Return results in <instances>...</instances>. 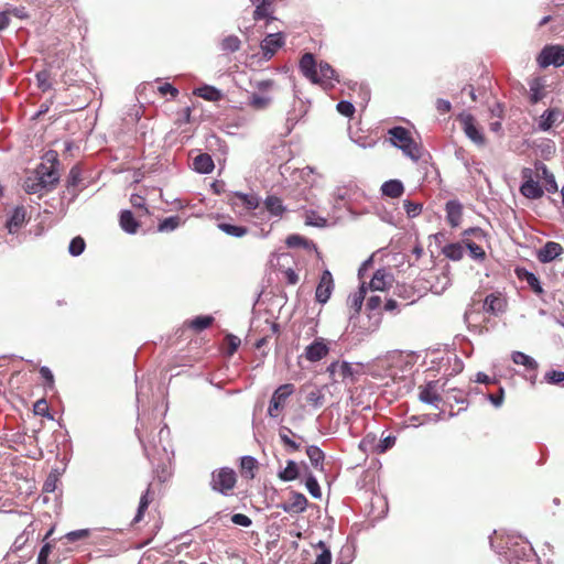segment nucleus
<instances>
[{"mask_svg":"<svg viewBox=\"0 0 564 564\" xmlns=\"http://www.w3.org/2000/svg\"><path fill=\"white\" fill-rule=\"evenodd\" d=\"M89 535H90V531L88 529H80V530H75V531H70V532L66 533L64 539L67 542H76L79 540L87 539Z\"/></svg>","mask_w":564,"mask_h":564,"instance_id":"nucleus-51","label":"nucleus"},{"mask_svg":"<svg viewBox=\"0 0 564 564\" xmlns=\"http://www.w3.org/2000/svg\"><path fill=\"white\" fill-rule=\"evenodd\" d=\"M231 205L237 207L242 205L248 210H253L259 206V198L254 194L235 193L230 197Z\"/></svg>","mask_w":564,"mask_h":564,"instance_id":"nucleus-21","label":"nucleus"},{"mask_svg":"<svg viewBox=\"0 0 564 564\" xmlns=\"http://www.w3.org/2000/svg\"><path fill=\"white\" fill-rule=\"evenodd\" d=\"M82 181V171L75 165L70 169L67 177V187H76Z\"/></svg>","mask_w":564,"mask_h":564,"instance_id":"nucleus-53","label":"nucleus"},{"mask_svg":"<svg viewBox=\"0 0 564 564\" xmlns=\"http://www.w3.org/2000/svg\"><path fill=\"white\" fill-rule=\"evenodd\" d=\"M329 352V347L324 338H316L311 345L305 348V358L311 362H316L326 357Z\"/></svg>","mask_w":564,"mask_h":564,"instance_id":"nucleus-13","label":"nucleus"},{"mask_svg":"<svg viewBox=\"0 0 564 564\" xmlns=\"http://www.w3.org/2000/svg\"><path fill=\"white\" fill-rule=\"evenodd\" d=\"M544 378H545V381L551 384H560V383L564 382V372L552 370V371L546 372Z\"/></svg>","mask_w":564,"mask_h":564,"instance_id":"nucleus-62","label":"nucleus"},{"mask_svg":"<svg viewBox=\"0 0 564 564\" xmlns=\"http://www.w3.org/2000/svg\"><path fill=\"white\" fill-rule=\"evenodd\" d=\"M264 207L270 213V215L275 217H282L285 213L286 208L282 203V199L275 195L267 196L264 200Z\"/></svg>","mask_w":564,"mask_h":564,"instance_id":"nucleus-29","label":"nucleus"},{"mask_svg":"<svg viewBox=\"0 0 564 564\" xmlns=\"http://www.w3.org/2000/svg\"><path fill=\"white\" fill-rule=\"evenodd\" d=\"M366 293H367V290H366L365 285L362 284L359 289V292L354 295V297L351 300V306L356 310V312L360 311L364 300H365V296H366Z\"/></svg>","mask_w":564,"mask_h":564,"instance_id":"nucleus-60","label":"nucleus"},{"mask_svg":"<svg viewBox=\"0 0 564 564\" xmlns=\"http://www.w3.org/2000/svg\"><path fill=\"white\" fill-rule=\"evenodd\" d=\"M377 436L376 434L369 433L367 434L360 442V447L364 451H370L376 453V446H377Z\"/></svg>","mask_w":564,"mask_h":564,"instance_id":"nucleus-52","label":"nucleus"},{"mask_svg":"<svg viewBox=\"0 0 564 564\" xmlns=\"http://www.w3.org/2000/svg\"><path fill=\"white\" fill-rule=\"evenodd\" d=\"M458 120L462 123L465 134L477 145L482 147L486 143V138L481 129L477 126L475 118L471 115H460Z\"/></svg>","mask_w":564,"mask_h":564,"instance_id":"nucleus-8","label":"nucleus"},{"mask_svg":"<svg viewBox=\"0 0 564 564\" xmlns=\"http://www.w3.org/2000/svg\"><path fill=\"white\" fill-rule=\"evenodd\" d=\"M3 433L0 438L8 444L9 447L15 448L17 445L24 444L26 438H31L23 431V425H3Z\"/></svg>","mask_w":564,"mask_h":564,"instance_id":"nucleus-9","label":"nucleus"},{"mask_svg":"<svg viewBox=\"0 0 564 564\" xmlns=\"http://www.w3.org/2000/svg\"><path fill=\"white\" fill-rule=\"evenodd\" d=\"M34 415L46 417L48 420L54 421V416L50 412L48 403L45 399L37 400L33 405Z\"/></svg>","mask_w":564,"mask_h":564,"instance_id":"nucleus-41","label":"nucleus"},{"mask_svg":"<svg viewBox=\"0 0 564 564\" xmlns=\"http://www.w3.org/2000/svg\"><path fill=\"white\" fill-rule=\"evenodd\" d=\"M217 226L225 234L237 238L243 237L248 232V228L243 226H236L227 223H219Z\"/></svg>","mask_w":564,"mask_h":564,"instance_id":"nucleus-39","label":"nucleus"},{"mask_svg":"<svg viewBox=\"0 0 564 564\" xmlns=\"http://www.w3.org/2000/svg\"><path fill=\"white\" fill-rule=\"evenodd\" d=\"M508 306L507 299L500 292L490 293L486 296L484 308L486 312L498 315L505 313Z\"/></svg>","mask_w":564,"mask_h":564,"instance_id":"nucleus-12","label":"nucleus"},{"mask_svg":"<svg viewBox=\"0 0 564 564\" xmlns=\"http://www.w3.org/2000/svg\"><path fill=\"white\" fill-rule=\"evenodd\" d=\"M538 180L544 181V187L549 193H556L558 191L557 183L552 172L547 166L541 162L535 163V171L533 172Z\"/></svg>","mask_w":564,"mask_h":564,"instance_id":"nucleus-14","label":"nucleus"},{"mask_svg":"<svg viewBox=\"0 0 564 564\" xmlns=\"http://www.w3.org/2000/svg\"><path fill=\"white\" fill-rule=\"evenodd\" d=\"M252 4L256 7L253 11V20L259 21L262 19H267L268 21L274 20L275 18L272 15L273 9L272 3L274 0H250Z\"/></svg>","mask_w":564,"mask_h":564,"instance_id":"nucleus-19","label":"nucleus"},{"mask_svg":"<svg viewBox=\"0 0 564 564\" xmlns=\"http://www.w3.org/2000/svg\"><path fill=\"white\" fill-rule=\"evenodd\" d=\"M335 76V70L328 63L321 62L317 66V78L314 84H327Z\"/></svg>","mask_w":564,"mask_h":564,"instance_id":"nucleus-35","label":"nucleus"},{"mask_svg":"<svg viewBox=\"0 0 564 564\" xmlns=\"http://www.w3.org/2000/svg\"><path fill=\"white\" fill-rule=\"evenodd\" d=\"M403 207L409 217H415L421 214L422 205L420 203H414L411 200H404Z\"/></svg>","mask_w":564,"mask_h":564,"instance_id":"nucleus-58","label":"nucleus"},{"mask_svg":"<svg viewBox=\"0 0 564 564\" xmlns=\"http://www.w3.org/2000/svg\"><path fill=\"white\" fill-rule=\"evenodd\" d=\"M241 41L236 35H228L221 42V48L226 52H236L240 48Z\"/></svg>","mask_w":564,"mask_h":564,"instance_id":"nucleus-48","label":"nucleus"},{"mask_svg":"<svg viewBox=\"0 0 564 564\" xmlns=\"http://www.w3.org/2000/svg\"><path fill=\"white\" fill-rule=\"evenodd\" d=\"M524 182L520 186V193L529 199H539L543 197V187L534 180V173L531 169L524 167L521 172Z\"/></svg>","mask_w":564,"mask_h":564,"instance_id":"nucleus-7","label":"nucleus"},{"mask_svg":"<svg viewBox=\"0 0 564 564\" xmlns=\"http://www.w3.org/2000/svg\"><path fill=\"white\" fill-rule=\"evenodd\" d=\"M511 358L516 365L524 366L527 370L533 372H535L539 367L538 362L532 357L522 351H513Z\"/></svg>","mask_w":564,"mask_h":564,"instance_id":"nucleus-32","label":"nucleus"},{"mask_svg":"<svg viewBox=\"0 0 564 564\" xmlns=\"http://www.w3.org/2000/svg\"><path fill=\"white\" fill-rule=\"evenodd\" d=\"M315 546L322 549V553L316 556L313 564H332V553L325 542L319 541Z\"/></svg>","mask_w":564,"mask_h":564,"instance_id":"nucleus-47","label":"nucleus"},{"mask_svg":"<svg viewBox=\"0 0 564 564\" xmlns=\"http://www.w3.org/2000/svg\"><path fill=\"white\" fill-rule=\"evenodd\" d=\"M473 236L476 240L482 241L487 239V234L479 227L468 228L463 231V239Z\"/></svg>","mask_w":564,"mask_h":564,"instance_id":"nucleus-57","label":"nucleus"},{"mask_svg":"<svg viewBox=\"0 0 564 564\" xmlns=\"http://www.w3.org/2000/svg\"><path fill=\"white\" fill-rule=\"evenodd\" d=\"M543 118V121L541 122V128L543 130H547L550 129L554 122L556 121V118H557V112L553 109H549L544 112V115L542 116Z\"/></svg>","mask_w":564,"mask_h":564,"instance_id":"nucleus-56","label":"nucleus"},{"mask_svg":"<svg viewBox=\"0 0 564 564\" xmlns=\"http://www.w3.org/2000/svg\"><path fill=\"white\" fill-rule=\"evenodd\" d=\"M307 499L303 494L293 492L290 500L283 506L286 512H302L306 509Z\"/></svg>","mask_w":564,"mask_h":564,"instance_id":"nucleus-25","label":"nucleus"},{"mask_svg":"<svg viewBox=\"0 0 564 564\" xmlns=\"http://www.w3.org/2000/svg\"><path fill=\"white\" fill-rule=\"evenodd\" d=\"M446 220L452 228L460 225L463 219V205L458 200H448L445 205Z\"/></svg>","mask_w":564,"mask_h":564,"instance_id":"nucleus-16","label":"nucleus"},{"mask_svg":"<svg viewBox=\"0 0 564 564\" xmlns=\"http://www.w3.org/2000/svg\"><path fill=\"white\" fill-rule=\"evenodd\" d=\"M299 476V467L295 462L289 460L283 471L279 474V477L284 481H291L296 479Z\"/></svg>","mask_w":564,"mask_h":564,"instance_id":"nucleus-44","label":"nucleus"},{"mask_svg":"<svg viewBox=\"0 0 564 564\" xmlns=\"http://www.w3.org/2000/svg\"><path fill=\"white\" fill-rule=\"evenodd\" d=\"M285 243L288 247L290 248H296V247H303L305 246L306 241L305 239L300 236V235H290L286 240H285Z\"/></svg>","mask_w":564,"mask_h":564,"instance_id":"nucleus-64","label":"nucleus"},{"mask_svg":"<svg viewBox=\"0 0 564 564\" xmlns=\"http://www.w3.org/2000/svg\"><path fill=\"white\" fill-rule=\"evenodd\" d=\"M252 86L256 89L252 94H260V96H272V93L276 88V84L273 79L257 80Z\"/></svg>","mask_w":564,"mask_h":564,"instance_id":"nucleus-37","label":"nucleus"},{"mask_svg":"<svg viewBox=\"0 0 564 564\" xmlns=\"http://www.w3.org/2000/svg\"><path fill=\"white\" fill-rule=\"evenodd\" d=\"M122 230L128 234H135L140 227V223L133 217L130 210H122L119 218Z\"/></svg>","mask_w":564,"mask_h":564,"instance_id":"nucleus-28","label":"nucleus"},{"mask_svg":"<svg viewBox=\"0 0 564 564\" xmlns=\"http://www.w3.org/2000/svg\"><path fill=\"white\" fill-rule=\"evenodd\" d=\"M332 384H354L358 371L345 360H335L326 368Z\"/></svg>","mask_w":564,"mask_h":564,"instance_id":"nucleus-2","label":"nucleus"},{"mask_svg":"<svg viewBox=\"0 0 564 564\" xmlns=\"http://www.w3.org/2000/svg\"><path fill=\"white\" fill-rule=\"evenodd\" d=\"M305 486H306L308 492L314 498H321V496H322L321 488H319V485L314 476L310 475L307 477Z\"/></svg>","mask_w":564,"mask_h":564,"instance_id":"nucleus-55","label":"nucleus"},{"mask_svg":"<svg viewBox=\"0 0 564 564\" xmlns=\"http://www.w3.org/2000/svg\"><path fill=\"white\" fill-rule=\"evenodd\" d=\"M215 318L210 315L196 316L192 321L186 322L187 326L196 333H199L208 327H210L214 323Z\"/></svg>","mask_w":564,"mask_h":564,"instance_id":"nucleus-34","label":"nucleus"},{"mask_svg":"<svg viewBox=\"0 0 564 564\" xmlns=\"http://www.w3.org/2000/svg\"><path fill=\"white\" fill-rule=\"evenodd\" d=\"M395 443V437L388 435L380 440L376 446V453L381 454L391 448Z\"/></svg>","mask_w":564,"mask_h":564,"instance_id":"nucleus-59","label":"nucleus"},{"mask_svg":"<svg viewBox=\"0 0 564 564\" xmlns=\"http://www.w3.org/2000/svg\"><path fill=\"white\" fill-rule=\"evenodd\" d=\"M301 73L311 82H316L317 78V65L315 57L312 53H305L299 64Z\"/></svg>","mask_w":564,"mask_h":564,"instance_id":"nucleus-17","label":"nucleus"},{"mask_svg":"<svg viewBox=\"0 0 564 564\" xmlns=\"http://www.w3.org/2000/svg\"><path fill=\"white\" fill-rule=\"evenodd\" d=\"M334 290V279L329 270H324L316 288L315 299L318 303L325 304Z\"/></svg>","mask_w":564,"mask_h":564,"instance_id":"nucleus-10","label":"nucleus"},{"mask_svg":"<svg viewBox=\"0 0 564 564\" xmlns=\"http://www.w3.org/2000/svg\"><path fill=\"white\" fill-rule=\"evenodd\" d=\"M419 399L424 403H436L441 401L438 381H430L419 387Z\"/></svg>","mask_w":564,"mask_h":564,"instance_id":"nucleus-15","label":"nucleus"},{"mask_svg":"<svg viewBox=\"0 0 564 564\" xmlns=\"http://www.w3.org/2000/svg\"><path fill=\"white\" fill-rule=\"evenodd\" d=\"M463 245L468 249L469 254L474 260H477L480 262L485 261L486 251L484 250V248L481 246L477 245L475 241H473L469 238H464Z\"/></svg>","mask_w":564,"mask_h":564,"instance_id":"nucleus-36","label":"nucleus"},{"mask_svg":"<svg viewBox=\"0 0 564 564\" xmlns=\"http://www.w3.org/2000/svg\"><path fill=\"white\" fill-rule=\"evenodd\" d=\"M194 95L208 101H218L223 98V94L219 89L208 85L196 88Z\"/></svg>","mask_w":564,"mask_h":564,"instance_id":"nucleus-31","label":"nucleus"},{"mask_svg":"<svg viewBox=\"0 0 564 564\" xmlns=\"http://www.w3.org/2000/svg\"><path fill=\"white\" fill-rule=\"evenodd\" d=\"M442 253L453 261H459L464 257V245L463 242L448 243L443 247Z\"/></svg>","mask_w":564,"mask_h":564,"instance_id":"nucleus-33","label":"nucleus"},{"mask_svg":"<svg viewBox=\"0 0 564 564\" xmlns=\"http://www.w3.org/2000/svg\"><path fill=\"white\" fill-rule=\"evenodd\" d=\"M273 102V96H260V94H250L248 106L256 111L268 109Z\"/></svg>","mask_w":564,"mask_h":564,"instance_id":"nucleus-27","label":"nucleus"},{"mask_svg":"<svg viewBox=\"0 0 564 564\" xmlns=\"http://www.w3.org/2000/svg\"><path fill=\"white\" fill-rule=\"evenodd\" d=\"M530 86V101L531 104L539 102L544 97V79L542 77H534L529 82Z\"/></svg>","mask_w":564,"mask_h":564,"instance_id":"nucleus-30","label":"nucleus"},{"mask_svg":"<svg viewBox=\"0 0 564 564\" xmlns=\"http://www.w3.org/2000/svg\"><path fill=\"white\" fill-rule=\"evenodd\" d=\"M295 392V386L293 383H284L279 386L269 402L268 415L271 419H280L285 410L289 398Z\"/></svg>","mask_w":564,"mask_h":564,"instance_id":"nucleus-3","label":"nucleus"},{"mask_svg":"<svg viewBox=\"0 0 564 564\" xmlns=\"http://www.w3.org/2000/svg\"><path fill=\"white\" fill-rule=\"evenodd\" d=\"M306 454L315 468L322 467L324 460V453L317 446H308Z\"/></svg>","mask_w":564,"mask_h":564,"instance_id":"nucleus-43","label":"nucleus"},{"mask_svg":"<svg viewBox=\"0 0 564 564\" xmlns=\"http://www.w3.org/2000/svg\"><path fill=\"white\" fill-rule=\"evenodd\" d=\"M390 142L414 161L421 158V149L404 127H393L388 130Z\"/></svg>","mask_w":564,"mask_h":564,"instance_id":"nucleus-1","label":"nucleus"},{"mask_svg":"<svg viewBox=\"0 0 564 564\" xmlns=\"http://www.w3.org/2000/svg\"><path fill=\"white\" fill-rule=\"evenodd\" d=\"M381 192L387 197L399 198L404 193V186L399 180H390L382 184Z\"/></svg>","mask_w":564,"mask_h":564,"instance_id":"nucleus-26","label":"nucleus"},{"mask_svg":"<svg viewBox=\"0 0 564 564\" xmlns=\"http://www.w3.org/2000/svg\"><path fill=\"white\" fill-rule=\"evenodd\" d=\"M394 294L403 299H411L414 295V290L405 284H398L395 286Z\"/></svg>","mask_w":564,"mask_h":564,"instance_id":"nucleus-63","label":"nucleus"},{"mask_svg":"<svg viewBox=\"0 0 564 564\" xmlns=\"http://www.w3.org/2000/svg\"><path fill=\"white\" fill-rule=\"evenodd\" d=\"M326 218L322 217L314 210H305V224L308 226L324 227L326 225Z\"/></svg>","mask_w":564,"mask_h":564,"instance_id":"nucleus-46","label":"nucleus"},{"mask_svg":"<svg viewBox=\"0 0 564 564\" xmlns=\"http://www.w3.org/2000/svg\"><path fill=\"white\" fill-rule=\"evenodd\" d=\"M336 108L337 111L345 117H351L355 113V106L346 100L339 101Z\"/></svg>","mask_w":564,"mask_h":564,"instance_id":"nucleus-61","label":"nucleus"},{"mask_svg":"<svg viewBox=\"0 0 564 564\" xmlns=\"http://www.w3.org/2000/svg\"><path fill=\"white\" fill-rule=\"evenodd\" d=\"M25 220V209L23 207H17L9 219L7 226L11 231L13 228H19Z\"/></svg>","mask_w":564,"mask_h":564,"instance_id":"nucleus-42","label":"nucleus"},{"mask_svg":"<svg viewBox=\"0 0 564 564\" xmlns=\"http://www.w3.org/2000/svg\"><path fill=\"white\" fill-rule=\"evenodd\" d=\"M284 45V35L281 32L268 34L261 42L263 57L270 59L279 48Z\"/></svg>","mask_w":564,"mask_h":564,"instance_id":"nucleus-11","label":"nucleus"},{"mask_svg":"<svg viewBox=\"0 0 564 564\" xmlns=\"http://www.w3.org/2000/svg\"><path fill=\"white\" fill-rule=\"evenodd\" d=\"M214 167V161L208 153H200L193 159V169L200 174L212 173Z\"/></svg>","mask_w":564,"mask_h":564,"instance_id":"nucleus-24","label":"nucleus"},{"mask_svg":"<svg viewBox=\"0 0 564 564\" xmlns=\"http://www.w3.org/2000/svg\"><path fill=\"white\" fill-rule=\"evenodd\" d=\"M393 278L384 270H377L369 282L371 291H386L392 285Z\"/></svg>","mask_w":564,"mask_h":564,"instance_id":"nucleus-20","label":"nucleus"},{"mask_svg":"<svg viewBox=\"0 0 564 564\" xmlns=\"http://www.w3.org/2000/svg\"><path fill=\"white\" fill-rule=\"evenodd\" d=\"M58 164L59 161L57 160L56 154H54L51 159L48 155H46V162H43L37 166L35 173L42 181V184H44L46 187L52 188L57 184L59 180L57 172Z\"/></svg>","mask_w":564,"mask_h":564,"instance_id":"nucleus-5","label":"nucleus"},{"mask_svg":"<svg viewBox=\"0 0 564 564\" xmlns=\"http://www.w3.org/2000/svg\"><path fill=\"white\" fill-rule=\"evenodd\" d=\"M302 391L307 405L312 408H321L324 404V394L319 388L315 386H306Z\"/></svg>","mask_w":564,"mask_h":564,"instance_id":"nucleus-22","label":"nucleus"},{"mask_svg":"<svg viewBox=\"0 0 564 564\" xmlns=\"http://www.w3.org/2000/svg\"><path fill=\"white\" fill-rule=\"evenodd\" d=\"M258 467V462L252 456H243L240 460L241 475L246 478L252 479L254 477V469Z\"/></svg>","mask_w":564,"mask_h":564,"instance_id":"nucleus-38","label":"nucleus"},{"mask_svg":"<svg viewBox=\"0 0 564 564\" xmlns=\"http://www.w3.org/2000/svg\"><path fill=\"white\" fill-rule=\"evenodd\" d=\"M181 224V218L178 216H171L162 220L159 226L158 230L163 231H172L176 229Z\"/></svg>","mask_w":564,"mask_h":564,"instance_id":"nucleus-49","label":"nucleus"},{"mask_svg":"<svg viewBox=\"0 0 564 564\" xmlns=\"http://www.w3.org/2000/svg\"><path fill=\"white\" fill-rule=\"evenodd\" d=\"M536 62L541 68L564 65V46L545 45L536 57Z\"/></svg>","mask_w":564,"mask_h":564,"instance_id":"nucleus-6","label":"nucleus"},{"mask_svg":"<svg viewBox=\"0 0 564 564\" xmlns=\"http://www.w3.org/2000/svg\"><path fill=\"white\" fill-rule=\"evenodd\" d=\"M237 484V474L229 467H221L212 473L210 487L224 496L230 495Z\"/></svg>","mask_w":564,"mask_h":564,"instance_id":"nucleus-4","label":"nucleus"},{"mask_svg":"<svg viewBox=\"0 0 564 564\" xmlns=\"http://www.w3.org/2000/svg\"><path fill=\"white\" fill-rule=\"evenodd\" d=\"M225 341L227 344V355L228 356H232L238 347L240 346V338L232 335V334H228L226 337H225Z\"/></svg>","mask_w":564,"mask_h":564,"instance_id":"nucleus-54","label":"nucleus"},{"mask_svg":"<svg viewBox=\"0 0 564 564\" xmlns=\"http://www.w3.org/2000/svg\"><path fill=\"white\" fill-rule=\"evenodd\" d=\"M150 502H151V498H150V486H149L148 489L145 490V492L140 498L139 508H138L137 514L132 521L133 524L140 522L143 519V514H144L145 510L148 509Z\"/></svg>","mask_w":564,"mask_h":564,"instance_id":"nucleus-40","label":"nucleus"},{"mask_svg":"<svg viewBox=\"0 0 564 564\" xmlns=\"http://www.w3.org/2000/svg\"><path fill=\"white\" fill-rule=\"evenodd\" d=\"M563 253V247L554 241H549L538 252V259L542 263H547Z\"/></svg>","mask_w":564,"mask_h":564,"instance_id":"nucleus-18","label":"nucleus"},{"mask_svg":"<svg viewBox=\"0 0 564 564\" xmlns=\"http://www.w3.org/2000/svg\"><path fill=\"white\" fill-rule=\"evenodd\" d=\"M43 188H47L42 181L36 177H28L24 182V189L29 194L40 193Z\"/></svg>","mask_w":564,"mask_h":564,"instance_id":"nucleus-45","label":"nucleus"},{"mask_svg":"<svg viewBox=\"0 0 564 564\" xmlns=\"http://www.w3.org/2000/svg\"><path fill=\"white\" fill-rule=\"evenodd\" d=\"M85 247V240L82 237L77 236L70 240L68 251L72 256L77 257L84 252Z\"/></svg>","mask_w":564,"mask_h":564,"instance_id":"nucleus-50","label":"nucleus"},{"mask_svg":"<svg viewBox=\"0 0 564 564\" xmlns=\"http://www.w3.org/2000/svg\"><path fill=\"white\" fill-rule=\"evenodd\" d=\"M516 274L519 280L525 281L535 294H538V295L543 294L544 291L540 284V280L538 279V276L534 273L529 272L528 270H525L523 268H518V269H516Z\"/></svg>","mask_w":564,"mask_h":564,"instance_id":"nucleus-23","label":"nucleus"}]
</instances>
